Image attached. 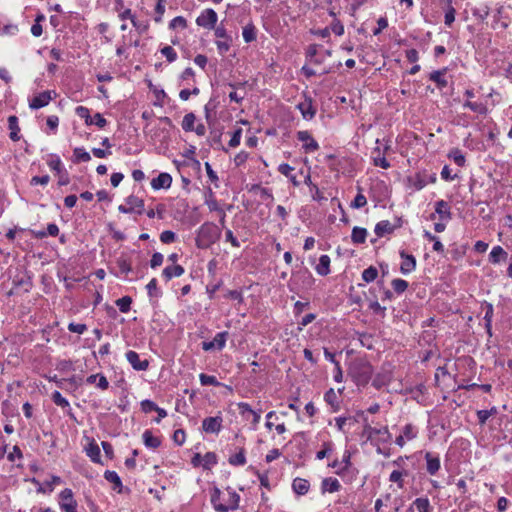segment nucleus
Here are the masks:
<instances>
[{
    "mask_svg": "<svg viewBox=\"0 0 512 512\" xmlns=\"http://www.w3.org/2000/svg\"><path fill=\"white\" fill-rule=\"evenodd\" d=\"M349 375L357 386H366L373 375V367L368 360L357 358L350 364Z\"/></svg>",
    "mask_w": 512,
    "mask_h": 512,
    "instance_id": "nucleus-1",
    "label": "nucleus"
},
{
    "mask_svg": "<svg viewBox=\"0 0 512 512\" xmlns=\"http://www.w3.org/2000/svg\"><path fill=\"white\" fill-rule=\"evenodd\" d=\"M221 236L220 228L214 223H204L198 232L197 244L199 247H209L216 243Z\"/></svg>",
    "mask_w": 512,
    "mask_h": 512,
    "instance_id": "nucleus-2",
    "label": "nucleus"
},
{
    "mask_svg": "<svg viewBox=\"0 0 512 512\" xmlns=\"http://www.w3.org/2000/svg\"><path fill=\"white\" fill-rule=\"evenodd\" d=\"M55 97H56L55 91H50V90L43 91V92L37 94L36 96H34L29 101V107L32 110H37V109L43 108V107L47 106L49 104V102L52 99H54Z\"/></svg>",
    "mask_w": 512,
    "mask_h": 512,
    "instance_id": "nucleus-3",
    "label": "nucleus"
},
{
    "mask_svg": "<svg viewBox=\"0 0 512 512\" xmlns=\"http://www.w3.org/2000/svg\"><path fill=\"white\" fill-rule=\"evenodd\" d=\"M125 201L127 205H120L118 207L119 212L128 214L136 211L138 214H142L144 208V201L142 199L130 195Z\"/></svg>",
    "mask_w": 512,
    "mask_h": 512,
    "instance_id": "nucleus-4",
    "label": "nucleus"
},
{
    "mask_svg": "<svg viewBox=\"0 0 512 512\" xmlns=\"http://www.w3.org/2000/svg\"><path fill=\"white\" fill-rule=\"evenodd\" d=\"M59 499V504L63 511L76 512L77 503L73 498V492L71 489L66 488L63 491H61Z\"/></svg>",
    "mask_w": 512,
    "mask_h": 512,
    "instance_id": "nucleus-5",
    "label": "nucleus"
},
{
    "mask_svg": "<svg viewBox=\"0 0 512 512\" xmlns=\"http://www.w3.org/2000/svg\"><path fill=\"white\" fill-rule=\"evenodd\" d=\"M217 19V13L213 9L208 8L197 17L196 23L198 26L213 29L215 27Z\"/></svg>",
    "mask_w": 512,
    "mask_h": 512,
    "instance_id": "nucleus-6",
    "label": "nucleus"
},
{
    "mask_svg": "<svg viewBox=\"0 0 512 512\" xmlns=\"http://www.w3.org/2000/svg\"><path fill=\"white\" fill-rule=\"evenodd\" d=\"M297 139L303 143V149L305 152L310 153L319 149V144L314 140L311 134L306 131H298Z\"/></svg>",
    "mask_w": 512,
    "mask_h": 512,
    "instance_id": "nucleus-7",
    "label": "nucleus"
},
{
    "mask_svg": "<svg viewBox=\"0 0 512 512\" xmlns=\"http://www.w3.org/2000/svg\"><path fill=\"white\" fill-rule=\"evenodd\" d=\"M126 359L129 362V364L133 367L136 371H145L147 370L149 366V361L147 359L141 360L140 356L137 352L133 350H129L126 352Z\"/></svg>",
    "mask_w": 512,
    "mask_h": 512,
    "instance_id": "nucleus-8",
    "label": "nucleus"
},
{
    "mask_svg": "<svg viewBox=\"0 0 512 512\" xmlns=\"http://www.w3.org/2000/svg\"><path fill=\"white\" fill-rule=\"evenodd\" d=\"M240 496L234 490H228V499L223 506L218 507V512H228L239 507Z\"/></svg>",
    "mask_w": 512,
    "mask_h": 512,
    "instance_id": "nucleus-9",
    "label": "nucleus"
},
{
    "mask_svg": "<svg viewBox=\"0 0 512 512\" xmlns=\"http://www.w3.org/2000/svg\"><path fill=\"white\" fill-rule=\"evenodd\" d=\"M221 427L222 418L219 416L207 417L202 422V428L206 433H218L220 432Z\"/></svg>",
    "mask_w": 512,
    "mask_h": 512,
    "instance_id": "nucleus-10",
    "label": "nucleus"
},
{
    "mask_svg": "<svg viewBox=\"0 0 512 512\" xmlns=\"http://www.w3.org/2000/svg\"><path fill=\"white\" fill-rule=\"evenodd\" d=\"M297 109L300 111L302 117L306 120H311L316 114V109L312 104L311 98H306L303 102L297 104Z\"/></svg>",
    "mask_w": 512,
    "mask_h": 512,
    "instance_id": "nucleus-11",
    "label": "nucleus"
},
{
    "mask_svg": "<svg viewBox=\"0 0 512 512\" xmlns=\"http://www.w3.org/2000/svg\"><path fill=\"white\" fill-rule=\"evenodd\" d=\"M172 184V177L169 173H160L156 178L151 181V187L154 190L168 189Z\"/></svg>",
    "mask_w": 512,
    "mask_h": 512,
    "instance_id": "nucleus-12",
    "label": "nucleus"
},
{
    "mask_svg": "<svg viewBox=\"0 0 512 512\" xmlns=\"http://www.w3.org/2000/svg\"><path fill=\"white\" fill-rule=\"evenodd\" d=\"M400 256L403 259L400 271L402 274H409L416 268V259L413 255L406 254L405 251L400 252Z\"/></svg>",
    "mask_w": 512,
    "mask_h": 512,
    "instance_id": "nucleus-13",
    "label": "nucleus"
},
{
    "mask_svg": "<svg viewBox=\"0 0 512 512\" xmlns=\"http://www.w3.org/2000/svg\"><path fill=\"white\" fill-rule=\"evenodd\" d=\"M447 68L435 70L429 74V79L434 82L438 89L442 90L448 85V81L445 78Z\"/></svg>",
    "mask_w": 512,
    "mask_h": 512,
    "instance_id": "nucleus-14",
    "label": "nucleus"
},
{
    "mask_svg": "<svg viewBox=\"0 0 512 512\" xmlns=\"http://www.w3.org/2000/svg\"><path fill=\"white\" fill-rule=\"evenodd\" d=\"M238 408L240 411V414L245 417L246 414H249V416H252V423L254 426H256L261 419V410L255 411L251 408V406L248 403L241 402L238 404Z\"/></svg>",
    "mask_w": 512,
    "mask_h": 512,
    "instance_id": "nucleus-15",
    "label": "nucleus"
},
{
    "mask_svg": "<svg viewBox=\"0 0 512 512\" xmlns=\"http://www.w3.org/2000/svg\"><path fill=\"white\" fill-rule=\"evenodd\" d=\"M425 459L427 463V472L430 475H435L440 469V458L431 452H427L425 454Z\"/></svg>",
    "mask_w": 512,
    "mask_h": 512,
    "instance_id": "nucleus-16",
    "label": "nucleus"
},
{
    "mask_svg": "<svg viewBox=\"0 0 512 512\" xmlns=\"http://www.w3.org/2000/svg\"><path fill=\"white\" fill-rule=\"evenodd\" d=\"M185 270L181 265L167 266L162 271V276L166 281H170L174 277H180L184 274Z\"/></svg>",
    "mask_w": 512,
    "mask_h": 512,
    "instance_id": "nucleus-17",
    "label": "nucleus"
},
{
    "mask_svg": "<svg viewBox=\"0 0 512 512\" xmlns=\"http://www.w3.org/2000/svg\"><path fill=\"white\" fill-rule=\"evenodd\" d=\"M390 381H391V373L389 371H382L375 375V377L372 381V385L376 389H381L382 387L388 385Z\"/></svg>",
    "mask_w": 512,
    "mask_h": 512,
    "instance_id": "nucleus-18",
    "label": "nucleus"
},
{
    "mask_svg": "<svg viewBox=\"0 0 512 512\" xmlns=\"http://www.w3.org/2000/svg\"><path fill=\"white\" fill-rule=\"evenodd\" d=\"M87 384H96L101 390H106L109 387V382L103 374H92L86 378Z\"/></svg>",
    "mask_w": 512,
    "mask_h": 512,
    "instance_id": "nucleus-19",
    "label": "nucleus"
},
{
    "mask_svg": "<svg viewBox=\"0 0 512 512\" xmlns=\"http://www.w3.org/2000/svg\"><path fill=\"white\" fill-rule=\"evenodd\" d=\"M435 212L440 216L442 220L451 219V211L448 202L439 200L435 204Z\"/></svg>",
    "mask_w": 512,
    "mask_h": 512,
    "instance_id": "nucleus-20",
    "label": "nucleus"
},
{
    "mask_svg": "<svg viewBox=\"0 0 512 512\" xmlns=\"http://www.w3.org/2000/svg\"><path fill=\"white\" fill-rule=\"evenodd\" d=\"M8 128L10 130V139L12 141H18L20 139V127L18 125V118L15 115H11L8 117Z\"/></svg>",
    "mask_w": 512,
    "mask_h": 512,
    "instance_id": "nucleus-21",
    "label": "nucleus"
},
{
    "mask_svg": "<svg viewBox=\"0 0 512 512\" xmlns=\"http://www.w3.org/2000/svg\"><path fill=\"white\" fill-rule=\"evenodd\" d=\"M394 231V226L388 220H382L375 226L374 232L378 237H383Z\"/></svg>",
    "mask_w": 512,
    "mask_h": 512,
    "instance_id": "nucleus-22",
    "label": "nucleus"
},
{
    "mask_svg": "<svg viewBox=\"0 0 512 512\" xmlns=\"http://www.w3.org/2000/svg\"><path fill=\"white\" fill-rule=\"evenodd\" d=\"M293 491L298 495H305L310 488V484L306 479L295 478L292 483Z\"/></svg>",
    "mask_w": 512,
    "mask_h": 512,
    "instance_id": "nucleus-23",
    "label": "nucleus"
},
{
    "mask_svg": "<svg viewBox=\"0 0 512 512\" xmlns=\"http://www.w3.org/2000/svg\"><path fill=\"white\" fill-rule=\"evenodd\" d=\"M341 488L340 482L336 478L328 477L322 481V491L334 493L339 491Z\"/></svg>",
    "mask_w": 512,
    "mask_h": 512,
    "instance_id": "nucleus-24",
    "label": "nucleus"
},
{
    "mask_svg": "<svg viewBox=\"0 0 512 512\" xmlns=\"http://www.w3.org/2000/svg\"><path fill=\"white\" fill-rule=\"evenodd\" d=\"M330 257L322 255L319 258V263L316 265L315 270L321 276H326L330 273Z\"/></svg>",
    "mask_w": 512,
    "mask_h": 512,
    "instance_id": "nucleus-25",
    "label": "nucleus"
},
{
    "mask_svg": "<svg viewBox=\"0 0 512 512\" xmlns=\"http://www.w3.org/2000/svg\"><path fill=\"white\" fill-rule=\"evenodd\" d=\"M104 478L108 482L114 484V487H113L114 490H116L118 493L122 492V488H123L122 481H121L119 475L115 471L107 470L104 473Z\"/></svg>",
    "mask_w": 512,
    "mask_h": 512,
    "instance_id": "nucleus-26",
    "label": "nucleus"
},
{
    "mask_svg": "<svg viewBox=\"0 0 512 512\" xmlns=\"http://www.w3.org/2000/svg\"><path fill=\"white\" fill-rule=\"evenodd\" d=\"M142 437L145 446L148 448L156 449L161 445V440L153 436L150 430H145Z\"/></svg>",
    "mask_w": 512,
    "mask_h": 512,
    "instance_id": "nucleus-27",
    "label": "nucleus"
},
{
    "mask_svg": "<svg viewBox=\"0 0 512 512\" xmlns=\"http://www.w3.org/2000/svg\"><path fill=\"white\" fill-rule=\"evenodd\" d=\"M507 258V253L501 246H495L492 248L489 260L493 264L499 263L501 260H505Z\"/></svg>",
    "mask_w": 512,
    "mask_h": 512,
    "instance_id": "nucleus-28",
    "label": "nucleus"
},
{
    "mask_svg": "<svg viewBox=\"0 0 512 512\" xmlns=\"http://www.w3.org/2000/svg\"><path fill=\"white\" fill-rule=\"evenodd\" d=\"M373 163L375 166L381 167L383 169H388L390 167V163L387 159L381 155V150L379 147H376L373 152Z\"/></svg>",
    "mask_w": 512,
    "mask_h": 512,
    "instance_id": "nucleus-29",
    "label": "nucleus"
},
{
    "mask_svg": "<svg viewBox=\"0 0 512 512\" xmlns=\"http://www.w3.org/2000/svg\"><path fill=\"white\" fill-rule=\"evenodd\" d=\"M367 230L361 227H354L351 234L352 242L355 244H362L366 241Z\"/></svg>",
    "mask_w": 512,
    "mask_h": 512,
    "instance_id": "nucleus-30",
    "label": "nucleus"
},
{
    "mask_svg": "<svg viewBox=\"0 0 512 512\" xmlns=\"http://www.w3.org/2000/svg\"><path fill=\"white\" fill-rule=\"evenodd\" d=\"M413 506L417 512H431L432 510L429 499L425 497L416 498L413 501Z\"/></svg>",
    "mask_w": 512,
    "mask_h": 512,
    "instance_id": "nucleus-31",
    "label": "nucleus"
},
{
    "mask_svg": "<svg viewBox=\"0 0 512 512\" xmlns=\"http://www.w3.org/2000/svg\"><path fill=\"white\" fill-rule=\"evenodd\" d=\"M464 108H468L472 110L473 112H476L478 114H486L487 113V107L485 104L481 102H472L470 100H467L463 104Z\"/></svg>",
    "mask_w": 512,
    "mask_h": 512,
    "instance_id": "nucleus-32",
    "label": "nucleus"
},
{
    "mask_svg": "<svg viewBox=\"0 0 512 512\" xmlns=\"http://www.w3.org/2000/svg\"><path fill=\"white\" fill-rule=\"evenodd\" d=\"M74 162H89L91 160L90 154L84 149L77 147L73 150Z\"/></svg>",
    "mask_w": 512,
    "mask_h": 512,
    "instance_id": "nucleus-33",
    "label": "nucleus"
},
{
    "mask_svg": "<svg viewBox=\"0 0 512 512\" xmlns=\"http://www.w3.org/2000/svg\"><path fill=\"white\" fill-rule=\"evenodd\" d=\"M76 114L85 120L86 125H92L94 123L93 118L90 116V111L87 107L78 106L75 109Z\"/></svg>",
    "mask_w": 512,
    "mask_h": 512,
    "instance_id": "nucleus-34",
    "label": "nucleus"
},
{
    "mask_svg": "<svg viewBox=\"0 0 512 512\" xmlns=\"http://www.w3.org/2000/svg\"><path fill=\"white\" fill-rule=\"evenodd\" d=\"M86 452L93 462H100V449L96 443L89 444V446L86 449Z\"/></svg>",
    "mask_w": 512,
    "mask_h": 512,
    "instance_id": "nucleus-35",
    "label": "nucleus"
},
{
    "mask_svg": "<svg viewBox=\"0 0 512 512\" xmlns=\"http://www.w3.org/2000/svg\"><path fill=\"white\" fill-rule=\"evenodd\" d=\"M424 237L427 238L429 241H432L434 251L439 252V253H442L444 251V246L438 237H436L429 231L424 232Z\"/></svg>",
    "mask_w": 512,
    "mask_h": 512,
    "instance_id": "nucleus-36",
    "label": "nucleus"
},
{
    "mask_svg": "<svg viewBox=\"0 0 512 512\" xmlns=\"http://www.w3.org/2000/svg\"><path fill=\"white\" fill-rule=\"evenodd\" d=\"M243 39L246 43H250L256 39L255 27L252 24H248L243 28L242 32Z\"/></svg>",
    "mask_w": 512,
    "mask_h": 512,
    "instance_id": "nucleus-37",
    "label": "nucleus"
},
{
    "mask_svg": "<svg viewBox=\"0 0 512 512\" xmlns=\"http://www.w3.org/2000/svg\"><path fill=\"white\" fill-rule=\"evenodd\" d=\"M228 332L223 331L216 334L214 339L212 340L215 349L221 350L225 347L227 341Z\"/></svg>",
    "mask_w": 512,
    "mask_h": 512,
    "instance_id": "nucleus-38",
    "label": "nucleus"
},
{
    "mask_svg": "<svg viewBox=\"0 0 512 512\" xmlns=\"http://www.w3.org/2000/svg\"><path fill=\"white\" fill-rule=\"evenodd\" d=\"M378 276V270L374 266H369L362 272V279L367 282H373Z\"/></svg>",
    "mask_w": 512,
    "mask_h": 512,
    "instance_id": "nucleus-39",
    "label": "nucleus"
},
{
    "mask_svg": "<svg viewBox=\"0 0 512 512\" xmlns=\"http://www.w3.org/2000/svg\"><path fill=\"white\" fill-rule=\"evenodd\" d=\"M131 303H132V298L129 296H124V297L116 300V305L122 313L129 312Z\"/></svg>",
    "mask_w": 512,
    "mask_h": 512,
    "instance_id": "nucleus-40",
    "label": "nucleus"
},
{
    "mask_svg": "<svg viewBox=\"0 0 512 512\" xmlns=\"http://www.w3.org/2000/svg\"><path fill=\"white\" fill-rule=\"evenodd\" d=\"M228 461L231 465L243 466L246 463L244 449H240V451L237 454L231 456Z\"/></svg>",
    "mask_w": 512,
    "mask_h": 512,
    "instance_id": "nucleus-41",
    "label": "nucleus"
},
{
    "mask_svg": "<svg viewBox=\"0 0 512 512\" xmlns=\"http://www.w3.org/2000/svg\"><path fill=\"white\" fill-rule=\"evenodd\" d=\"M199 380H200L201 385H203V386H207V385L220 386L221 385V383L217 380V378L215 376L207 375L204 373H201L199 375Z\"/></svg>",
    "mask_w": 512,
    "mask_h": 512,
    "instance_id": "nucleus-42",
    "label": "nucleus"
},
{
    "mask_svg": "<svg viewBox=\"0 0 512 512\" xmlns=\"http://www.w3.org/2000/svg\"><path fill=\"white\" fill-rule=\"evenodd\" d=\"M195 115L193 113H188L184 116L182 121V128L185 131H193L194 123H195Z\"/></svg>",
    "mask_w": 512,
    "mask_h": 512,
    "instance_id": "nucleus-43",
    "label": "nucleus"
},
{
    "mask_svg": "<svg viewBox=\"0 0 512 512\" xmlns=\"http://www.w3.org/2000/svg\"><path fill=\"white\" fill-rule=\"evenodd\" d=\"M147 293L149 297H159L161 295L160 290L157 287V280L156 278H153L149 281V283L146 285Z\"/></svg>",
    "mask_w": 512,
    "mask_h": 512,
    "instance_id": "nucleus-44",
    "label": "nucleus"
},
{
    "mask_svg": "<svg viewBox=\"0 0 512 512\" xmlns=\"http://www.w3.org/2000/svg\"><path fill=\"white\" fill-rule=\"evenodd\" d=\"M324 399L329 405L335 407V410L337 409L338 397L333 388H330L328 391H326V393L324 394Z\"/></svg>",
    "mask_w": 512,
    "mask_h": 512,
    "instance_id": "nucleus-45",
    "label": "nucleus"
},
{
    "mask_svg": "<svg viewBox=\"0 0 512 512\" xmlns=\"http://www.w3.org/2000/svg\"><path fill=\"white\" fill-rule=\"evenodd\" d=\"M449 157L454 161L455 164L462 167L465 164V157L459 149H453L449 153Z\"/></svg>",
    "mask_w": 512,
    "mask_h": 512,
    "instance_id": "nucleus-46",
    "label": "nucleus"
},
{
    "mask_svg": "<svg viewBox=\"0 0 512 512\" xmlns=\"http://www.w3.org/2000/svg\"><path fill=\"white\" fill-rule=\"evenodd\" d=\"M221 491L219 488L214 487L213 491L211 493V503L214 507V509L218 512V507L223 506V503H221Z\"/></svg>",
    "mask_w": 512,
    "mask_h": 512,
    "instance_id": "nucleus-47",
    "label": "nucleus"
},
{
    "mask_svg": "<svg viewBox=\"0 0 512 512\" xmlns=\"http://www.w3.org/2000/svg\"><path fill=\"white\" fill-rule=\"evenodd\" d=\"M391 284L394 291L398 294L403 293L408 288V282L400 278L392 280Z\"/></svg>",
    "mask_w": 512,
    "mask_h": 512,
    "instance_id": "nucleus-48",
    "label": "nucleus"
},
{
    "mask_svg": "<svg viewBox=\"0 0 512 512\" xmlns=\"http://www.w3.org/2000/svg\"><path fill=\"white\" fill-rule=\"evenodd\" d=\"M407 441L413 440L417 436V430L415 426L412 424H407L404 426L401 433Z\"/></svg>",
    "mask_w": 512,
    "mask_h": 512,
    "instance_id": "nucleus-49",
    "label": "nucleus"
},
{
    "mask_svg": "<svg viewBox=\"0 0 512 512\" xmlns=\"http://www.w3.org/2000/svg\"><path fill=\"white\" fill-rule=\"evenodd\" d=\"M203 467L209 469L217 463V456L213 452H207L203 457Z\"/></svg>",
    "mask_w": 512,
    "mask_h": 512,
    "instance_id": "nucleus-50",
    "label": "nucleus"
},
{
    "mask_svg": "<svg viewBox=\"0 0 512 512\" xmlns=\"http://www.w3.org/2000/svg\"><path fill=\"white\" fill-rule=\"evenodd\" d=\"M52 400L53 402L61 407V408H66V407H69V402L66 398H64L61 393L59 391H55L53 394H52Z\"/></svg>",
    "mask_w": 512,
    "mask_h": 512,
    "instance_id": "nucleus-51",
    "label": "nucleus"
},
{
    "mask_svg": "<svg viewBox=\"0 0 512 512\" xmlns=\"http://www.w3.org/2000/svg\"><path fill=\"white\" fill-rule=\"evenodd\" d=\"M161 53L166 57L168 62H174L177 59V53L171 46L163 47Z\"/></svg>",
    "mask_w": 512,
    "mask_h": 512,
    "instance_id": "nucleus-52",
    "label": "nucleus"
},
{
    "mask_svg": "<svg viewBox=\"0 0 512 512\" xmlns=\"http://www.w3.org/2000/svg\"><path fill=\"white\" fill-rule=\"evenodd\" d=\"M169 27L171 29H176V28H186L187 27V21L184 17L182 16H177L175 18H173L169 24Z\"/></svg>",
    "mask_w": 512,
    "mask_h": 512,
    "instance_id": "nucleus-53",
    "label": "nucleus"
},
{
    "mask_svg": "<svg viewBox=\"0 0 512 512\" xmlns=\"http://www.w3.org/2000/svg\"><path fill=\"white\" fill-rule=\"evenodd\" d=\"M160 240L164 244L173 243L176 240V234L173 231L165 230L160 234Z\"/></svg>",
    "mask_w": 512,
    "mask_h": 512,
    "instance_id": "nucleus-54",
    "label": "nucleus"
},
{
    "mask_svg": "<svg viewBox=\"0 0 512 512\" xmlns=\"http://www.w3.org/2000/svg\"><path fill=\"white\" fill-rule=\"evenodd\" d=\"M117 264L120 269V272L125 275L132 271L131 263L127 259L120 258L118 259Z\"/></svg>",
    "mask_w": 512,
    "mask_h": 512,
    "instance_id": "nucleus-55",
    "label": "nucleus"
},
{
    "mask_svg": "<svg viewBox=\"0 0 512 512\" xmlns=\"http://www.w3.org/2000/svg\"><path fill=\"white\" fill-rule=\"evenodd\" d=\"M48 166L51 170H54L59 174L61 173L63 167L62 162L58 156L52 157V159L48 161Z\"/></svg>",
    "mask_w": 512,
    "mask_h": 512,
    "instance_id": "nucleus-56",
    "label": "nucleus"
},
{
    "mask_svg": "<svg viewBox=\"0 0 512 512\" xmlns=\"http://www.w3.org/2000/svg\"><path fill=\"white\" fill-rule=\"evenodd\" d=\"M332 452V444L329 442H326L323 444V449L317 452L316 458L319 460L324 459Z\"/></svg>",
    "mask_w": 512,
    "mask_h": 512,
    "instance_id": "nucleus-57",
    "label": "nucleus"
},
{
    "mask_svg": "<svg viewBox=\"0 0 512 512\" xmlns=\"http://www.w3.org/2000/svg\"><path fill=\"white\" fill-rule=\"evenodd\" d=\"M366 204H367V199H366V197H365L363 194L358 193V194L356 195V197L354 198V200H353V202H352L351 206H352L353 208L359 209V208L364 207Z\"/></svg>",
    "mask_w": 512,
    "mask_h": 512,
    "instance_id": "nucleus-58",
    "label": "nucleus"
},
{
    "mask_svg": "<svg viewBox=\"0 0 512 512\" xmlns=\"http://www.w3.org/2000/svg\"><path fill=\"white\" fill-rule=\"evenodd\" d=\"M496 412V409L493 408L491 410H479L477 411V417H478V420L480 422V424H484L487 419L493 414Z\"/></svg>",
    "mask_w": 512,
    "mask_h": 512,
    "instance_id": "nucleus-59",
    "label": "nucleus"
},
{
    "mask_svg": "<svg viewBox=\"0 0 512 512\" xmlns=\"http://www.w3.org/2000/svg\"><path fill=\"white\" fill-rule=\"evenodd\" d=\"M163 260H164V256L159 253V252H155L152 257H151V260H150V266L151 268H157L159 266L162 265L163 263Z\"/></svg>",
    "mask_w": 512,
    "mask_h": 512,
    "instance_id": "nucleus-60",
    "label": "nucleus"
},
{
    "mask_svg": "<svg viewBox=\"0 0 512 512\" xmlns=\"http://www.w3.org/2000/svg\"><path fill=\"white\" fill-rule=\"evenodd\" d=\"M50 181V177L49 175H44V176H34L31 178L30 180V184L32 186H35V185H47Z\"/></svg>",
    "mask_w": 512,
    "mask_h": 512,
    "instance_id": "nucleus-61",
    "label": "nucleus"
},
{
    "mask_svg": "<svg viewBox=\"0 0 512 512\" xmlns=\"http://www.w3.org/2000/svg\"><path fill=\"white\" fill-rule=\"evenodd\" d=\"M455 13H456L455 9L451 5H449V8L446 11L445 17H444L445 25H447V26H451L452 25V23L455 20Z\"/></svg>",
    "mask_w": 512,
    "mask_h": 512,
    "instance_id": "nucleus-62",
    "label": "nucleus"
},
{
    "mask_svg": "<svg viewBox=\"0 0 512 512\" xmlns=\"http://www.w3.org/2000/svg\"><path fill=\"white\" fill-rule=\"evenodd\" d=\"M157 407L158 406L153 401L148 400V399H145L141 402V409L145 413L155 411L157 409Z\"/></svg>",
    "mask_w": 512,
    "mask_h": 512,
    "instance_id": "nucleus-63",
    "label": "nucleus"
},
{
    "mask_svg": "<svg viewBox=\"0 0 512 512\" xmlns=\"http://www.w3.org/2000/svg\"><path fill=\"white\" fill-rule=\"evenodd\" d=\"M216 46L220 54L226 53L230 49V40L225 38L224 40L216 41Z\"/></svg>",
    "mask_w": 512,
    "mask_h": 512,
    "instance_id": "nucleus-64",
    "label": "nucleus"
}]
</instances>
